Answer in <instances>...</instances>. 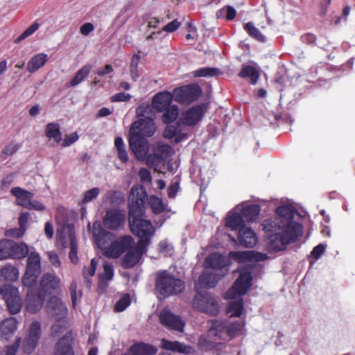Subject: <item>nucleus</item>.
Here are the masks:
<instances>
[{"instance_id": "nucleus-1", "label": "nucleus", "mask_w": 355, "mask_h": 355, "mask_svg": "<svg viewBox=\"0 0 355 355\" xmlns=\"http://www.w3.org/2000/svg\"><path fill=\"white\" fill-rule=\"evenodd\" d=\"M295 212L292 207L279 206L276 209L275 217L262 222L266 241L270 250H284L288 245L296 243L303 236V226L294 220Z\"/></svg>"}, {"instance_id": "nucleus-2", "label": "nucleus", "mask_w": 355, "mask_h": 355, "mask_svg": "<svg viewBox=\"0 0 355 355\" xmlns=\"http://www.w3.org/2000/svg\"><path fill=\"white\" fill-rule=\"evenodd\" d=\"M144 215H135L128 216V223L131 232L139 238L138 246L141 249H146L150 243L151 238L155 234L150 220L144 219Z\"/></svg>"}, {"instance_id": "nucleus-3", "label": "nucleus", "mask_w": 355, "mask_h": 355, "mask_svg": "<svg viewBox=\"0 0 355 355\" xmlns=\"http://www.w3.org/2000/svg\"><path fill=\"white\" fill-rule=\"evenodd\" d=\"M185 288L184 282L175 277L166 270L159 272L155 282V290L163 298L182 293Z\"/></svg>"}, {"instance_id": "nucleus-4", "label": "nucleus", "mask_w": 355, "mask_h": 355, "mask_svg": "<svg viewBox=\"0 0 355 355\" xmlns=\"http://www.w3.org/2000/svg\"><path fill=\"white\" fill-rule=\"evenodd\" d=\"M148 195L142 185H134L128 198V216L144 215Z\"/></svg>"}, {"instance_id": "nucleus-5", "label": "nucleus", "mask_w": 355, "mask_h": 355, "mask_svg": "<svg viewBox=\"0 0 355 355\" xmlns=\"http://www.w3.org/2000/svg\"><path fill=\"white\" fill-rule=\"evenodd\" d=\"M41 273V261L40 254L32 252L28 257L25 273L22 277V284L31 288L35 286Z\"/></svg>"}, {"instance_id": "nucleus-6", "label": "nucleus", "mask_w": 355, "mask_h": 355, "mask_svg": "<svg viewBox=\"0 0 355 355\" xmlns=\"http://www.w3.org/2000/svg\"><path fill=\"white\" fill-rule=\"evenodd\" d=\"M194 309L211 315L219 313V304L217 300L208 293H197L192 300Z\"/></svg>"}, {"instance_id": "nucleus-7", "label": "nucleus", "mask_w": 355, "mask_h": 355, "mask_svg": "<svg viewBox=\"0 0 355 355\" xmlns=\"http://www.w3.org/2000/svg\"><path fill=\"white\" fill-rule=\"evenodd\" d=\"M0 294L5 300L10 314L14 315L21 311L23 301L17 287L10 284H3L0 288Z\"/></svg>"}, {"instance_id": "nucleus-8", "label": "nucleus", "mask_w": 355, "mask_h": 355, "mask_svg": "<svg viewBox=\"0 0 355 355\" xmlns=\"http://www.w3.org/2000/svg\"><path fill=\"white\" fill-rule=\"evenodd\" d=\"M134 239L130 235L119 236L105 249L104 254L108 258L117 259L133 248Z\"/></svg>"}, {"instance_id": "nucleus-9", "label": "nucleus", "mask_w": 355, "mask_h": 355, "mask_svg": "<svg viewBox=\"0 0 355 355\" xmlns=\"http://www.w3.org/2000/svg\"><path fill=\"white\" fill-rule=\"evenodd\" d=\"M126 220V214L123 209L110 208L105 211L103 218L104 227L110 230L118 231L124 228Z\"/></svg>"}, {"instance_id": "nucleus-10", "label": "nucleus", "mask_w": 355, "mask_h": 355, "mask_svg": "<svg viewBox=\"0 0 355 355\" xmlns=\"http://www.w3.org/2000/svg\"><path fill=\"white\" fill-rule=\"evenodd\" d=\"M201 87L197 84L186 85L173 90L174 100L182 104L196 101L202 94Z\"/></svg>"}, {"instance_id": "nucleus-11", "label": "nucleus", "mask_w": 355, "mask_h": 355, "mask_svg": "<svg viewBox=\"0 0 355 355\" xmlns=\"http://www.w3.org/2000/svg\"><path fill=\"white\" fill-rule=\"evenodd\" d=\"M61 279L55 273L46 272L40 280V291L47 297L59 294L61 291Z\"/></svg>"}, {"instance_id": "nucleus-12", "label": "nucleus", "mask_w": 355, "mask_h": 355, "mask_svg": "<svg viewBox=\"0 0 355 355\" xmlns=\"http://www.w3.org/2000/svg\"><path fill=\"white\" fill-rule=\"evenodd\" d=\"M252 275L250 271H242L238 278L231 287V289L227 293V295H244L252 286Z\"/></svg>"}, {"instance_id": "nucleus-13", "label": "nucleus", "mask_w": 355, "mask_h": 355, "mask_svg": "<svg viewBox=\"0 0 355 355\" xmlns=\"http://www.w3.org/2000/svg\"><path fill=\"white\" fill-rule=\"evenodd\" d=\"M207 111V106L202 103L193 105L182 114L180 121L184 125L194 126L204 116Z\"/></svg>"}, {"instance_id": "nucleus-14", "label": "nucleus", "mask_w": 355, "mask_h": 355, "mask_svg": "<svg viewBox=\"0 0 355 355\" xmlns=\"http://www.w3.org/2000/svg\"><path fill=\"white\" fill-rule=\"evenodd\" d=\"M155 131L156 126L154 120L149 117L135 121L130 129V133H135L144 137L153 136Z\"/></svg>"}, {"instance_id": "nucleus-15", "label": "nucleus", "mask_w": 355, "mask_h": 355, "mask_svg": "<svg viewBox=\"0 0 355 355\" xmlns=\"http://www.w3.org/2000/svg\"><path fill=\"white\" fill-rule=\"evenodd\" d=\"M40 324L37 321H33L30 327L28 335L24 340L22 348L24 353L31 354L35 349L40 337Z\"/></svg>"}, {"instance_id": "nucleus-16", "label": "nucleus", "mask_w": 355, "mask_h": 355, "mask_svg": "<svg viewBox=\"0 0 355 355\" xmlns=\"http://www.w3.org/2000/svg\"><path fill=\"white\" fill-rule=\"evenodd\" d=\"M130 148L138 159H144L148 153V144L146 139L135 133H129Z\"/></svg>"}, {"instance_id": "nucleus-17", "label": "nucleus", "mask_w": 355, "mask_h": 355, "mask_svg": "<svg viewBox=\"0 0 355 355\" xmlns=\"http://www.w3.org/2000/svg\"><path fill=\"white\" fill-rule=\"evenodd\" d=\"M73 344L72 331H69L55 343L53 355H74Z\"/></svg>"}, {"instance_id": "nucleus-18", "label": "nucleus", "mask_w": 355, "mask_h": 355, "mask_svg": "<svg viewBox=\"0 0 355 355\" xmlns=\"http://www.w3.org/2000/svg\"><path fill=\"white\" fill-rule=\"evenodd\" d=\"M159 321L162 324L167 328L178 331H182L184 322L178 315L173 314L168 309H163L159 315Z\"/></svg>"}, {"instance_id": "nucleus-19", "label": "nucleus", "mask_w": 355, "mask_h": 355, "mask_svg": "<svg viewBox=\"0 0 355 355\" xmlns=\"http://www.w3.org/2000/svg\"><path fill=\"white\" fill-rule=\"evenodd\" d=\"M28 288L26 297V309L29 313H35L42 307L46 296L40 291L35 292L32 287Z\"/></svg>"}, {"instance_id": "nucleus-20", "label": "nucleus", "mask_w": 355, "mask_h": 355, "mask_svg": "<svg viewBox=\"0 0 355 355\" xmlns=\"http://www.w3.org/2000/svg\"><path fill=\"white\" fill-rule=\"evenodd\" d=\"M230 264V261L226 257L219 253H212L209 254L205 261V268H211L214 271L219 270V273H226L225 268Z\"/></svg>"}, {"instance_id": "nucleus-21", "label": "nucleus", "mask_w": 355, "mask_h": 355, "mask_svg": "<svg viewBox=\"0 0 355 355\" xmlns=\"http://www.w3.org/2000/svg\"><path fill=\"white\" fill-rule=\"evenodd\" d=\"M46 307L49 313L58 321L64 318L67 313V309L61 299L55 295L50 297Z\"/></svg>"}, {"instance_id": "nucleus-22", "label": "nucleus", "mask_w": 355, "mask_h": 355, "mask_svg": "<svg viewBox=\"0 0 355 355\" xmlns=\"http://www.w3.org/2000/svg\"><path fill=\"white\" fill-rule=\"evenodd\" d=\"M163 137L168 139H174L175 143H179L187 137L183 124L180 119L175 124H167L164 130Z\"/></svg>"}, {"instance_id": "nucleus-23", "label": "nucleus", "mask_w": 355, "mask_h": 355, "mask_svg": "<svg viewBox=\"0 0 355 355\" xmlns=\"http://www.w3.org/2000/svg\"><path fill=\"white\" fill-rule=\"evenodd\" d=\"M173 99H174L173 94L168 91L161 92L153 98L152 106L157 112H163L164 110L171 106Z\"/></svg>"}, {"instance_id": "nucleus-24", "label": "nucleus", "mask_w": 355, "mask_h": 355, "mask_svg": "<svg viewBox=\"0 0 355 355\" xmlns=\"http://www.w3.org/2000/svg\"><path fill=\"white\" fill-rule=\"evenodd\" d=\"M146 251V249H141L138 244L136 248H131L126 252V254L122 258V266L124 268H133L140 260L142 254Z\"/></svg>"}, {"instance_id": "nucleus-25", "label": "nucleus", "mask_w": 355, "mask_h": 355, "mask_svg": "<svg viewBox=\"0 0 355 355\" xmlns=\"http://www.w3.org/2000/svg\"><path fill=\"white\" fill-rule=\"evenodd\" d=\"M225 273H218L216 271L205 270L198 277V283L204 288H214Z\"/></svg>"}, {"instance_id": "nucleus-26", "label": "nucleus", "mask_w": 355, "mask_h": 355, "mask_svg": "<svg viewBox=\"0 0 355 355\" xmlns=\"http://www.w3.org/2000/svg\"><path fill=\"white\" fill-rule=\"evenodd\" d=\"M238 239L241 245L245 248H253L258 239L255 232L250 227H243L238 232Z\"/></svg>"}, {"instance_id": "nucleus-27", "label": "nucleus", "mask_w": 355, "mask_h": 355, "mask_svg": "<svg viewBox=\"0 0 355 355\" xmlns=\"http://www.w3.org/2000/svg\"><path fill=\"white\" fill-rule=\"evenodd\" d=\"M10 193L16 198V204L26 209L34 197L33 193L18 187L12 188Z\"/></svg>"}, {"instance_id": "nucleus-28", "label": "nucleus", "mask_w": 355, "mask_h": 355, "mask_svg": "<svg viewBox=\"0 0 355 355\" xmlns=\"http://www.w3.org/2000/svg\"><path fill=\"white\" fill-rule=\"evenodd\" d=\"M162 347L164 349L183 354H189L193 352V348L190 345L181 343L178 341H169L163 338L161 341Z\"/></svg>"}, {"instance_id": "nucleus-29", "label": "nucleus", "mask_w": 355, "mask_h": 355, "mask_svg": "<svg viewBox=\"0 0 355 355\" xmlns=\"http://www.w3.org/2000/svg\"><path fill=\"white\" fill-rule=\"evenodd\" d=\"M28 246L25 243L9 240V258L20 259L28 254Z\"/></svg>"}, {"instance_id": "nucleus-30", "label": "nucleus", "mask_w": 355, "mask_h": 355, "mask_svg": "<svg viewBox=\"0 0 355 355\" xmlns=\"http://www.w3.org/2000/svg\"><path fill=\"white\" fill-rule=\"evenodd\" d=\"M171 153V146L167 144H162L157 146L153 154H149L147 157L148 163H159L166 159Z\"/></svg>"}, {"instance_id": "nucleus-31", "label": "nucleus", "mask_w": 355, "mask_h": 355, "mask_svg": "<svg viewBox=\"0 0 355 355\" xmlns=\"http://www.w3.org/2000/svg\"><path fill=\"white\" fill-rule=\"evenodd\" d=\"M17 321L15 318H9L0 323V337L8 340L17 329Z\"/></svg>"}, {"instance_id": "nucleus-32", "label": "nucleus", "mask_w": 355, "mask_h": 355, "mask_svg": "<svg viewBox=\"0 0 355 355\" xmlns=\"http://www.w3.org/2000/svg\"><path fill=\"white\" fill-rule=\"evenodd\" d=\"M238 76L243 79H248L251 85H255L259 78L260 73L254 66L243 64Z\"/></svg>"}, {"instance_id": "nucleus-33", "label": "nucleus", "mask_w": 355, "mask_h": 355, "mask_svg": "<svg viewBox=\"0 0 355 355\" xmlns=\"http://www.w3.org/2000/svg\"><path fill=\"white\" fill-rule=\"evenodd\" d=\"M157 352L154 346L144 343H137L129 348L131 355H155Z\"/></svg>"}, {"instance_id": "nucleus-34", "label": "nucleus", "mask_w": 355, "mask_h": 355, "mask_svg": "<svg viewBox=\"0 0 355 355\" xmlns=\"http://www.w3.org/2000/svg\"><path fill=\"white\" fill-rule=\"evenodd\" d=\"M48 60V55L44 53H40L35 55L27 64V71L31 73H35L42 68Z\"/></svg>"}, {"instance_id": "nucleus-35", "label": "nucleus", "mask_w": 355, "mask_h": 355, "mask_svg": "<svg viewBox=\"0 0 355 355\" xmlns=\"http://www.w3.org/2000/svg\"><path fill=\"white\" fill-rule=\"evenodd\" d=\"M227 322H221L218 320L211 321V326L209 329V333L213 334L216 337L220 340L229 339Z\"/></svg>"}, {"instance_id": "nucleus-36", "label": "nucleus", "mask_w": 355, "mask_h": 355, "mask_svg": "<svg viewBox=\"0 0 355 355\" xmlns=\"http://www.w3.org/2000/svg\"><path fill=\"white\" fill-rule=\"evenodd\" d=\"M108 234L109 233L102 227L101 223L95 222L93 224L92 235L94 241L100 248L104 247Z\"/></svg>"}, {"instance_id": "nucleus-37", "label": "nucleus", "mask_w": 355, "mask_h": 355, "mask_svg": "<svg viewBox=\"0 0 355 355\" xmlns=\"http://www.w3.org/2000/svg\"><path fill=\"white\" fill-rule=\"evenodd\" d=\"M261 207L257 204H250L242 207L241 214L244 219L248 222L254 221L259 216Z\"/></svg>"}, {"instance_id": "nucleus-38", "label": "nucleus", "mask_w": 355, "mask_h": 355, "mask_svg": "<svg viewBox=\"0 0 355 355\" xmlns=\"http://www.w3.org/2000/svg\"><path fill=\"white\" fill-rule=\"evenodd\" d=\"M226 226L232 230H239L245 227V220L240 213H233L226 218Z\"/></svg>"}, {"instance_id": "nucleus-39", "label": "nucleus", "mask_w": 355, "mask_h": 355, "mask_svg": "<svg viewBox=\"0 0 355 355\" xmlns=\"http://www.w3.org/2000/svg\"><path fill=\"white\" fill-rule=\"evenodd\" d=\"M45 135L49 139H53L57 144L62 141L60 126L58 123H49L45 128Z\"/></svg>"}, {"instance_id": "nucleus-40", "label": "nucleus", "mask_w": 355, "mask_h": 355, "mask_svg": "<svg viewBox=\"0 0 355 355\" xmlns=\"http://www.w3.org/2000/svg\"><path fill=\"white\" fill-rule=\"evenodd\" d=\"M68 237L70 241V251L69 253V257L71 261L76 264L78 263V244L76 241V237L75 235V232L73 230H69L68 232Z\"/></svg>"}, {"instance_id": "nucleus-41", "label": "nucleus", "mask_w": 355, "mask_h": 355, "mask_svg": "<svg viewBox=\"0 0 355 355\" xmlns=\"http://www.w3.org/2000/svg\"><path fill=\"white\" fill-rule=\"evenodd\" d=\"M92 65L85 64L76 73L74 77L71 80L69 86L76 87L90 73Z\"/></svg>"}, {"instance_id": "nucleus-42", "label": "nucleus", "mask_w": 355, "mask_h": 355, "mask_svg": "<svg viewBox=\"0 0 355 355\" xmlns=\"http://www.w3.org/2000/svg\"><path fill=\"white\" fill-rule=\"evenodd\" d=\"M244 309V302L242 298L231 302L227 307V313L230 317H240Z\"/></svg>"}, {"instance_id": "nucleus-43", "label": "nucleus", "mask_w": 355, "mask_h": 355, "mask_svg": "<svg viewBox=\"0 0 355 355\" xmlns=\"http://www.w3.org/2000/svg\"><path fill=\"white\" fill-rule=\"evenodd\" d=\"M227 333L229 336V339H233L241 334L243 328L245 326V321H234L232 322H227Z\"/></svg>"}, {"instance_id": "nucleus-44", "label": "nucleus", "mask_w": 355, "mask_h": 355, "mask_svg": "<svg viewBox=\"0 0 355 355\" xmlns=\"http://www.w3.org/2000/svg\"><path fill=\"white\" fill-rule=\"evenodd\" d=\"M0 276L6 281L14 282L19 277V270L13 266L6 265L1 269Z\"/></svg>"}, {"instance_id": "nucleus-45", "label": "nucleus", "mask_w": 355, "mask_h": 355, "mask_svg": "<svg viewBox=\"0 0 355 355\" xmlns=\"http://www.w3.org/2000/svg\"><path fill=\"white\" fill-rule=\"evenodd\" d=\"M163 112L162 121L165 124H169L176 120L178 116V107L177 105H173L164 110Z\"/></svg>"}, {"instance_id": "nucleus-46", "label": "nucleus", "mask_w": 355, "mask_h": 355, "mask_svg": "<svg viewBox=\"0 0 355 355\" xmlns=\"http://www.w3.org/2000/svg\"><path fill=\"white\" fill-rule=\"evenodd\" d=\"M103 272L98 276L99 283H107L112 280L114 277L113 265L109 262L103 263Z\"/></svg>"}, {"instance_id": "nucleus-47", "label": "nucleus", "mask_w": 355, "mask_h": 355, "mask_svg": "<svg viewBox=\"0 0 355 355\" xmlns=\"http://www.w3.org/2000/svg\"><path fill=\"white\" fill-rule=\"evenodd\" d=\"M149 204L153 214L157 215L165 210V205L162 198L152 195L149 198Z\"/></svg>"}, {"instance_id": "nucleus-48", "label": "nucleus", "mask_w": 355, "mask_h": 355, "mask_svg": "<svg viewBox=\"0 0 355 355\" xmlns=\"http://www.w3.org/2000/svg\"><path fill=\"white\" fill-rule=\"evenodd\" d=\"M97 264L98 261L96 259H92L90 262V266L89 267L85 266L83 268V275L88 286H90L92 284L91 278L95 275Z\"/></svg>"}, {"instance_id": "nucleus-49", "label": "nucleus", "mask_w": 355, "mask_h": 355, "mask_svg": "<svg viewBox=\"0 0 355 355\" xmlns=\"http://www.w3.org/2000/svg\"><path fill=\"white\" fill-rule=\"evenodd\" d=\"M220 73V70L215 67H203L192 72L194 77H214Z\"/></svg>"}, {"instance_id": "nucleus-50", "label": "nucleus", "mask_w": 355, "mask_h": 355, "mask_svg": "<svg viewBox=\"0 0 355 355\" xmlns=\"http://www.w3.org/2000/svg\"><path fill=\"white\" fill-rule=\"evenodd\" d=\"M244 29L246 32L255 40L263 42L266 41V37L261 31L256 28L252 22H248L244 25Z\"/></svg>"}, {"instance_id": "nucleus-51", "label": "nucleus", "mask_w": 355, "mask_h": 355, "mask_svg": "<svg viewBox=\"0 0 355 355\" xmlns=\"http://www.w3.org/2000/svg\"><path fill=\"white\" fill-rule=\"evenodd\" d=\"M107 198L112 205H120L125 200L124 194L117 191H109L107 193Z\"/></svg>"}, {"instance_id": "nucleus-52", "label": "nucleus", "mask_w": 355, "mask_h": 355, "mask_svg": "<svg viewBox=\"0 0 355 355\" xmlns=\"http://www.w3.org/2000/svg\"><path fill=\"white\" fill-rule=\"evenodd\" d=\"M130 303H131V300H130V295L126 293L115 303L114 306V311L115 312H122L128 306H130Z\"/></svg>"}, {"instance_id": "nucleus-53", "label": "nucleus", "mask_w": 355, "mask_h": 355, "mask_svg": "<svg viewBox=\"0 0 355 355\" xmlns=\"http://www.w3.org/2000/svg\"><path fill=\"white\" fill-rule=\"evenodd\" d=\"M250 251L246 252H230L229 254L230 258L234 259L239 263H244L245 261H250Z\"/></svg>"}, {"instance_id": "nucleus-54", "label": "nucleus", "mask_w": 355, "mask_h": 355, "mask_svg": "<svg viewBox=\"0 0 355 355\" xmlns=\"http://www.w3.org/2000/svg\"><path fill=\"white\" fill-rule=\"evenodd\" d=\"M100 193V189L98 187H94L85 191L80 204H86L96 199Z\"/></svg>"}, {"instance_id": "nucleus-55", "label": "nucleus", "mask_w": 355, "mask_h": 355, "mask_svg": "<svg viewBox=\"0 0 355 355\" xmlns=\"http://www.w3.org/2000/svg\"><path fill=\"white\" fill-rule=\"evenodd\" d=\"M139 55H135L132 57L130 65V76L134 80H136L139 77L138 73V64L139 62Z\"/></svg>"}, {"instance_id": "nucleus-56", "label": "nucleus", "mask_w": 355, "mask_h": 355, "mask_svg": "<svg viewBox=\"0 0 355 355\" xmlns=\"http://www.w3.org/2000/svg\"><path fill=\"white\" fill-rule=\"evenodd\" d=\"M39 28V24L37 23L33 24L26 31H24L16 40L15 42L18 43L21 40H24L27 37L33 34Z\"/></svg>"}, {"instance_id": "nucleus-57", "label": "nucleus", "mask_w": 355, "mask_h": 355, "mask_svg": "<svg viewBox=\"0 0 355 355\" xmlns=\"http://www.w3.org/2000/svg\"><path fill=\"white\" fill-rule=\"evenodd\" d=\"M198 347L203 351L211 350L214 347L213 343L210 341L206 336H201L198 342Z\"/></svg>"}, {"instance_id": "nucleus-58", "label": "nucleus", "mask_w": 355, "mask_h": 355, "mask_svg": "<svg viewBox=\"0 0 355 355\" xmlns=\"http://www.w3.org/2000/svg\"><path fill=\"white\" fill-rule=\"evenodd\" d=\"M9 258V240L0 241V260Z\"/></svg>"}, {"instance_id": "nucleus-59", "label": "nucleus", "mask_w": 355, "mask_h": 355, "mask_svg": "<svg viewBox=\"0 0 355 355\" xmlns=\"http://www.w3.org/2000/svg\"><path fill=\"white\" fill-rule=\"evenodd\" d=\"M20 342L21 338L19 337L12 345H7L3 355H15L18 351Z\"/></svg>"}, {"instance_id": "nucleus-60", "label": "nucleus", "mask_w": 355, "mask_h": 355, "mask_svg": "<svg viewBox=\"0 0 355 355\" xmlns=\"http://www.w3.org/2000/svg\"><path fill=\"white\" fill-rule=\"evenodd\" d=\"M79 139V136L77 132H73L69 135H67L63 139L61 145L62 147L69 146L70 145L75 143Z\"/></svg>"}, {"instance_id": "nucleus-61", "label": "nucleus", "mask_w": 355, "mask_h": 355, "mask_svg": "<svg viewBox=\"0 0 355 355\" xmlns=\"http://www.w3.org/2000/svg\"><path fill=\"white\" fill-rule=\"evenodd\" d=\"M130 98V94L119 92L111 96L110 100L112 102H127L129 101Z\"/></svg>"}, {"instance_id": "nucleus-62", "label": "nucleus", "mask_w": 355, "mask_h": 355, "mask_svg": "<svg viewBox=\"0 0 355 355\" xmlns=\"http://www.w3.org/2000/svg\"><path fill=\"white\" fill-rule=\"evenodd\" d=\"M19 145L15 143H10L8 145H7L3 150H2V154L5 155H11L15 153L18 149L19 148Z\"/></svg>"}, {"instance_id": "nucleus-63", "label": "nucleus", "mask_w": 355, "mask_h": 355, "mask_svg": "<svg viewBox=\"0 0 355 355\" xmlns=\"http://www.w3.org/2000/svg\"><path fill=\"white\" fill-rule=\"evenodd\" d=\"M26 230L21 228L20 227L17 228H12L9 230H7L6 235L8 236L14 237V238H21L25 234Z\"/></svg>"}, {"instance_id": "nucleus-64", "label": "nucleus", "mask_w": 355, "mask_h": 355, "mask_svg": "<svg viewBox=\"0 0 355 355\" xmlns=\"http://www.w3.org/2000/svg\"><path fill=\"white\" fill-rule=\"evenodd\" d=\"M180 25L181 23L178 21V19H174L173 21L165 25L162 30L168 33H173L176 31L180 26Z\"/></svg>"}]
</instances>
